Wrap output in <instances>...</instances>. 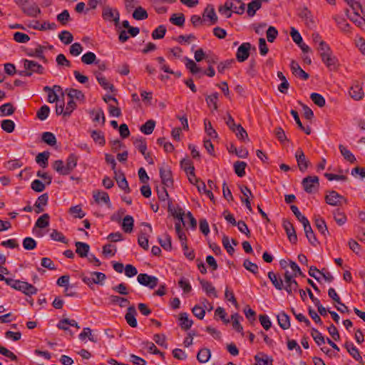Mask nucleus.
Here are the masks:
<instances>
[{
	"label": "nucleus",
	"mask_w": 365,
	"mask_h": 365,
	"mask_svg": "<svg viewBox=\"0 0 365 365\" xmlns=\"http://www.w3.org/2000/svg\"><path fill=\"white\" fill-rule=\"evenodd\" d=\"M245 4L241 0H229L219 7V13L226 18H230L232 11L242 14L245 12Z\"/></svg>",
	"instance_id": "obj_1"
},
{
	"label": "nucleus",
	"mask_w": 365,
	"mask_h": 365,
	"mask_svg": "<svg viewBox=\"0 0 365 365\" xmlns=\"http://www.w3.org/2000/svg\"><path fill=\"white\" fill-rule=\"evenodd\" d=\"M80 277L91 289H93L94 284L103 285L106 279V274L99 272H91L89 275L81 273Z\"/></svg>",
	"instance_id": "obj_2"
},
{
	"label": "nucleus",
	"mask_w": 365,
	"mask_h": 365,
	"mask_svg": "<svg viewBox=\"0 0 365 365\" xmlns=\"http://www.w3.org/2000/svg\"><path fill=\"white\" fill-rule=\"evenodd\" d=\"M102 16L107 21H113L116 28L119 27L120 14L116 9L106 6L103 9Z\"/></svg>",
	"instance_id": "obj_3"
},
{
	"label": "nucleus",
	"mask_w": 365,
	"mask_h": 365,
	"mask_svg": "<svg viewBox=\"0 0 365 365\" xmlns=\"http://www.w3.org/2000/svg\"><path fill=\"white\" fill-rule=\"evenodd\" d=\"M304 191L307 193L317 192L319 187V178L317 176H307L302 181Z\"/></svg>",
	"instance_id": "obj_4"
},
{
	"label": "nucleus",
	"mask_w": 365,
	"mask_h": 365,
	"mask_svg": "<svg viewBox=\"0 0 365 365\" xmlns=\"http://www.w3.org/2000/svg\"><path fill=\"white\" fill-rule=\"evenodd\" d=\"M137 280L139 284L147 287L151 289H154L159 282L158 278L155 276L149 275L146 273H140L137 277Z\"/></svg>",
	"instance_id": "obj_5"
},
{
	"label": "nucleus",
	"mask_w": 365,
	"mask_h": 365,
	"mask_svg": "<svg viewBox=\"0 0 365 365\" xmlns=\"http://www.w3.org/2000/svg\"><path fill=\"white\" fill-rule=\"evenodd\" d=\"M326 202L331 206H340L346 202V199L334 190L328 191L325 196Z\"/></svg>",
	"instance_id": "obj_6"
},
{
	"label": "nucleus",
	"mask_w": 365,
	"mask_h": 365,
	"mask_svg": "<svg viewBox=\"0 0 365 365\" xmlns=\"http://www.w3.org/2000/svg\"><path fill=\"white\" fill-rule=\"evenodd\" d=\"M160 177L163 185L167 187H170L173 185L172 172L169 167L166 166L160 168Z\"/></svg>",
	"instance_id": "obj_7"
},
{
	"label": "nucleus",
	"mask_w": 365,
	"mask_h": 365,
	"mask_svg": "<svg viewBox=\"0 0 365 365\" xmlns=\"http://www.w3.org/2000/svg\"><path fill=\"white\" fill-rule=\"evenodd\" d=\"M295 158L298 168L301 172H305L310 165L309 160L306 158L303 150L299 148L295 153Z\"/></svg>",
	"instance_id": "obj_8"
},
{
	"label": "nucleus",
	"mask_w": 365,
	"mask_h": 365,
	"mask_svg": "<svg viewBox=\"0 0 365 365\" xmlns=\"http://www.w3.org/2000/svg\"><path fill=\"white\" fill-rule=\"evenodd\" d=\"M251 43L248 42L242 43L237 48L236 58L239 62H244L250 56Z\"/></svg>",
	"instance_id": "obj_9"
},
{
	"label": "nucleus",
	"mask_w": 365,
	"mask_h": 365,
	"mask_svg": "<svg viewBox=\"0 0 365 365\" xmlns=\"http://www.w3.org/2000/svg\"><path fill=\"white\" fill-rule=\"evenodd\" d=\"M283 227L287 235L289 242L292 244H296L297 241V236L293 225L288 220H283Z\"/></svg>",
	"instance_id": "obj_10"
},
{
	"label": "nucleus",
	"mask_w": 365,
	"mask_h": 365,
	"mask_svg": "<svg viewBox=\"0 0 365 365\" xmlns=\"http://www.w3.org/2000/svg\"><path fill=\"white\" fill-rule=\"evenodd\" d=\"M24 68L26 70H29L33 73H36L38 74L43 73L44 68L43 67L34 61L24 59L23 61Z\"/></svg>",
	"instance_id": "obj_11"
},
{
	"label": "nucleus",
	"mask_w": 365,
	"mask_h": 365,
	"mask_svg": "<svg viewBox=\"0 0 365 365\" xmlns=\"http://www.w3.org/2000/svg\"><path fill=\"white\" fill-rule=\"evenodd\" d=\"M290 68L292 73L303 80H307L309 78V74L306 73L299 65V63L292 60L290 63Z\"/></svg>",
	"instance_id": "obj_12"
},
{
	"label": "nucleus",
	"mask_w": 365,
	"mask_h": 365,
	"mask_svg": "<svg viewBox=\"0 0 365 365\" xmlns=\"http://www.w3.org/2000/svg\"><path fill=\"white\" fill-rule=\"evenodd\" d=\"M202 18L204 21L208 19L210 21V24L217 23V16L212 5L208 4L206 6L202 14Z\"/></svg>",
	"instance_id": "obj_13"
},
{
	"label": "nucleus",
	"mask_w": 365,
	"mask_h": 365,
	"mask_svg": "<svg viewBox=\"0 0 365 365\" xmlns=\"http://www.w3.org/2000/svg\"><path fill=\"white\" fill-rule=\"evenodd\" d=\"M114 173L115 179L119 187L123 190L125 192L129 193L130 192V189L128 186V183L125 177V175L121 172L118 173L116 171H115Z\"/></svg>",
	"instance_id": "obj_14"
},
{
	"label": "nucleus",
	"mask_w": 365,
	"mask_h": 365,
	"mask_svg": "<svg viewBox=\"0 0 365 365\" xmlns=\"http://www.w3.org/2000/svg\"><path fill=\"white\" fill-rule=\"evenodd\" d=\"M137 314L136 309L134 306H130L128 308L127 313L125 314V319L126 320V322L131 327H137V320L135 318V316Z\"/></svg>",
	"instance_id": "obj_15"
},
{
	"label": "nucleus",
	"mask_w": 365,
	"mask_h": 365,
	"mask_svg": "<svg viewBox=\"0 0 365 365\" xmlns=\"http://www.w3.org/2000/svg\"><path fill=\"white\" fill-rule=\"evenodd\" d=\"M304 231L305 232V235L308 240V241L312 245H316L317 243V240L315 237V235L312 230V228L311 227V225L309 222V220L304 222L302 223Z\"/></svg>",
	"instance_id": "obj_16"
},
{
	"label": "nucleus",
	"mask_w": 365,
	"mask_h": 365,
	"mask_svg": "<svg viewBox=\"0 0 365 365\" xmlns=\"http://www.w3.org/2000/svg\"><path fill=\"white\" fill-rule=\"evenodd\" d=\"M349 95L355 101L361 100L364 97L362 87L358 82H355L350 88Z\"/></svg>",
	"instance_id": "obj_17"
},
{
	"label": "nucleus",
	"mask_w": 365,
	"mask_h": 365,
	"mask_svg": "<svg viewBox=\"0 0 365 365\" xmlns=\"http://www.w3.org/2000/svg\"><path fill=\"white\" fill-rule=\"evenodd\" d=\"M322 61L330 69H334L337 64V60L335 56L332 55L331 51L324 53L321 56Z\"/></svg>",
	"instance_id": "obj_18"
},
{
	"label": "nucleus",
	"mask_w": 365,
	"mask_h": 365,
	"mask_svg": "<svg viewBox=\"0 0 365 365\" xmlns=\"http://www.w3.org/2000/svg\"><path fill=\"white\" fill-rule=\"evenodd\" d=\"M322 61L330 69H334L337 64V60L335 56L332 55L331 51L324 53L321 56Z\"/></svg>",
	"instance_id": "obj_19"
},
{
	"label": "nucleus",
	"mask_w": 365,
	"mask_h": 365,
	"mask_svg": "<svg viewBox=\"0 0 365 365\" xmlns=\"http://www.w3.org/2000/svg\"><path fill=\"white\" fill-rule=\"evenodd\" d=\"M48 200V195L47 193H44L40 195L35 202L34 206L36 207L35 212L36 213H41L44 210V207L47 205Z\"/></svg>",
	"instance_id": "obj_20"
},
{
	"label": "nucleus",
	"mask_w": 365,
	"mask_h": 365,
	"mask_svg": "<svg viewBox=\"0 0 365 365\" xmlns=\"http://www.w3.org/2000/svg\"><path fill=\"white\" fill-rule=\"evenodd\" d=\"M347 351L349 354L357 361L359 363L363 362L362 357L361 356L358 349L351 342H346L344 344Z\"/></svg>",
	"instance_id": "obj_21"
},
{
	"label": "nucleus",
	"mask_w": 365,
	"mask_h": 365,
	"mask_svg": "<svg viewBox=\"0 0 365 365\" xmlns=\"http://www.w3.org/2000/svg\"><path fill=\"white\" fill-rule=\"evenodd\" d=\"M29 27L40 31L56 30L57 25L56 23H49L47 21H44L42 24H40L38 21H35L34 24H30Z\"/></svg>",
	"instance_id": "obj_22"
},
{
	"label": "nucleus",
	"mask_w": 365,
	"mask_h": 365,
	"mask_svg": "<svg viewBox=\"0 0 365 365\" xmlns=\"http://www.w3.org/2000/svg\"><path fill=\"white\" fill-rule=\"evenodd\" d=\"M75 245L76 247V252L79 255L80 257L83 258L88 257L90 250V246L87 243L76 242Z\"/></svg>",
	"instance_id": "obj_23"
},
{
	"label": "nucleus",
	"mask_w": 365,
	"mask_h": 365,
	"mask_svg": "<svg viewBox=\"0 0 365 365\" xmlns=\"http://www.w3.org/2000/svg\"><path fill=\"white\" fill-rule=\"evenodd\" d=\"M21 10L26 15L31 17H36L41 14V9L35 3L25 6Z\"/></svg>",
	"instance_id": "obj_24"
},
{
	"label": "nucleus",
	"mask_w": 365,
	"mask_h": 365,
	"mask_svg": "<svg viewBox=\"0 0 365 365\" xmlns=\"http://www.w3.org/2000/svg\"><path fill=\"white\" fill-rule=\"evenodd\" d=\"M89 113L91 115L94 116L93 118V122L98 123L101 125H103L105 124L106 118H105L104 112L102 108H99L96 110L93 109L89 112Z\"/></svg>",
	"instance_id": "obj_25"
},
{
	"label": "nucleus",
	"mask_w": 365,
	"mask_h": 365,
	"mask_svg": "<svg viewBox=\"0 0 365 365\" xmlns=\"http://www.w3.org/2000/svg\"><path fill=\"white\" fill-rule=\"evenodd\" d=\"M65 93L68 96L69 99L78 100L81 101H85V96L81 91L75 88H66Z\"/></svg>",
	"instance_id": "obj_26"
},
{
	"label": "nucleus",
	"mask_w": 365,
	"mask_h": 365,
	"mask_svg": "<svg viewBox=\"0 0 365 365\" xmlns=\"http://www.w3.org/2000/svg\"><path fill=\"white\" fill-rule=\"evenodd\" d=\"M299 16L305 21V24L309 27L314 26V21L312 16L311 11L307 8H303L299 14Z\"/></svg>",
	"instance_id": "obj_27"
},
{
	"label": "nucleus",
	"mask_w": 365,
	"mask_h": 365,
	"mask_svg": "<svg viewBox=\"0 0 365 365\" xmlns=\"http://www.w3.org/2000/svg\"><path fill=\"white\" fill-rule=\"evenodd\" d=\"M94 74L96 75V79L98 83L105 89L110 90L111 92L114 91V86L113 84L110 83L108 80L99 72L95 71Z\"/></svg>",
	"instance_id": "obj_28"
},
{
	"label": "nucleus",
	"mask_w": 365,
	"mask_h": 365,
	"mask_svg": "<svg viewBox=\"0 0 365 365\" xmlns=\"http://www.w3.org/2000/svg\"><path fill=\"white\" fill-rule=\"evenodd\" d=\"M277 321L282 329H287L290 327L289 317L284 312H281L277 316Z\"/></svg>",
	"instance_id": "obj_29"
},
{
	"label": "nucleus",
	"mask_w": 365,
	"mask_h": 365,
	"mask_svg": "<svg viewBox=\"0 0 365 365\" xmlns=\"http://www.w3.org/2000/svg\"><path fill=\"white\" fill-rule=\"evenodd\" d=\"M93 198L97 203H100L101 202H103L108 207H111L109 195L106 192H93Z\"/></svg>",
	"instance_id": "obj_30"
},
{
	"label": "nucleus",
	"mask_w": 365,
	"mask_h": 365,
	"mask_svg": "<svg viewBox=\"0 0 365 365\" xmlns=\"http://www.w3.org/2000/svg\"><path fill=\"white\" fill-rule=\"evenodd\" d=\"M134 226L133 217L130 215H126L122 222V229L125 233H130L133 232Z\"/></svg>",
	"instance_id": "obj_31"
},
{
	"label": "nucleus",
	"mask_w": 365,
	"mask_h": 365,
	"mask_svg": "<svg viewBox=\"0 0 365 365\" xmlns=\"http://www.w3.org/2000/svg\"><path fill=\"white\" fill-rule=\"evenodd\" d=\"M199 282L200 285L202 286V289L208 294L213 295L215 297H217V292L215 288L212 286V284L205 279H199Z\"/></svg>",
	"instance_id": "obj_32"
},
{
	"label": "nucleus",
	"mask_w": 365,
	"mask_h": 365,
	"mask_svg": "<svg viewBox=\"0 0 365 365\" xmlns=\"http://www.w3.org/2000/svg\"><path fill=\"white\" fill-rule=\"evenodd\" d=\"M179 320L180 322V326L184 330H188L192 325L193 322L188 318V314L186 312L180 314Z\"/></svg>",
	"instance_id": "obj_33"
},
{
	"label": "nucleus",
	"mask_w": 365,
	"mask_h": 365,
	"mask_svg": "<svg viewBox=\"0 0 365 365\" xmlns=\"http://www.w3.org/2000/svg\"><path fill=\"white\" fill-rule=\"evenodd\" d=\"M45 48H46L44 46L38 45V46L35 49L31 50L30 52H29L27 53V55L29 56L38 58L42 60L44 63H46L47 59L45 57V56L43 55V51Z\"/></svg>",
	"instance_id": "obj_34"
},
{
	"label": "nucleus",
	"mask_w": 365,
	"mask_h": 365,
	"mask_svg": "<svg viewBox=\"0 0 365 365\" xmlns=\"http://www.w3.org/2000/svg\"><path fill=\"white\" fill-rule=\"evenodd\" d=\"M181 222H182L180 220L178 222L175 223V231L179 240L181 242L182 248L187 250V245L186 243L187 238L185 233L182 230Z\"/></svg>",
	"instance_id": "obj_35"
},
{
	"label": "nucleus",
	"mask_w": 365,
	"mask_h": 365,
	"mask_svg": "<svg viewBox=\"0 0 365 365\" xmlns=\"http://www.w3.org/2000/svg\"><path fill=\"white\" fill-rule=\"evenodd\" d=\"M256 365H272V359L264 353H259L255 356Z\"/></svg>",
	"instance_id": "obj_36"
},
{
	"label": "nucleus",
	"mask_w": 365,
	"mask_h": 365,
	"mask_svg": "<svg viewBox=\"0 0 365 365\" xmlns=\"http://www.w3.org/2000/svg\"><path fill=\"white\" fill-rule=\"evenodd\" d=\"M138 243L143 250H148L149 247L148 232L145 230L140 231L138 237Z\"/></svg>",
	"instance_id": "obj_37"
},
{
	"label": "nucleus",
	"mask_w": 365,
	"mask_h": 365,
	"mask_svg": "<svg viewBox=\"0 0 365 365\" xmlns=\"http://www.w3.org/2000/svg\"><path fill=\"white\" fill-rule=\"evenodd\" d=\"M211 357V352L209 349L203 348L201 349L197 354V359L200 363H207Z\"/></svg>",
	"instance_id": "obj_38"
},
{
	"label": "nucleus",
	"mask_w": 365,
	"mask_h": 365,
	"mask_svg": "<svg viewBox=\"0 0 365 365\" xmlns=\"http://www.w3.org/2000/svg\"><path fill=\"white\" fill-rule=\"evenodd\" d=\"M346 14L348 18L357 26L360 28H364V26H365L364 16H361L360 14H358L357 16H355V14H350L349 10L346 11Z\"/></svg>",
	"instance_id": "obj_39"
},
{
	"label": "nucleus",
	"mask_w": 365,
	"mask_h": 365,
	"mask_svg": "<svg viewBox=\"0 0 365 365\" xmlns=\"http://www.w3.org/2000/svg\"><path fill=\"white\" fill-rule=\"evenodd\" d=\"M268 277L278 290H282L284 287L283 279L281 277H277L273 272H268Z\"/></svg>",
	"instance_id": "obj_40"
},
{
	"label": "nucleus",
	"mask_w": 365,
	"mask_h": 365,
	"mask_svg": "<svg viewBox=\"0 0 365 365\" xmlns=\"http://www.w3.org/2000/svg\"><path fill=\"white\" fill-rule=\"evenodd\" d=\"M19 287V291L22 292L26 295L35 294L37 292V289L34 286L26 282H22Z\"/></svg>",
	"instance_id": "obj_41"
},
{
	"label": "nucleus",
	"mask_w": 365,
	"mask_h": 365,
	"mask_svg": "<svg viewBox=\"0 0 365 365\" xmlns=\"http://www.w3.org/2000/svg\"><path fill=\"white\" fill-rule=\"evenodd\" d=\"M155 126V121L153 120H148L141 125L140 130L145 135H150L153 132Z\"/></svg>",
	"instance_id": "obj_42"
},
{
	"label": "nucleus",
	"mask_w": 365,
	"mask_h": 365,
	"mask_svg": "<svg viewBox=\"0 0 365 365\" xmlns=\"http://www.w3.org/2000/svg\"><path fill=\"white\" fill-rule=\"evenodd\" d=\"M158 241L160 243V246L165 250H171L172 249V243H171V237L170 236L165 233L163 237H158Z\"/></svg>",
	"instance_id": "obj_43"
},
{
	"label": "nucleus",
	"mask_w": 365,
	"mask_h": 365,
	"mask_svg": "<svg viewBox=\"0 0 365 365\" xmlns=\"http://www.w3.org/2000/svg\"><path fill=\"white\" fill-rule=\"evenodd\" d=\"M49 219L50 216L48 214H43L37 219L35 223V227H38L41 229L47 227L49 225Z\"/></svg>",
	"instance_id": "obj_44"
},
{
	"label": "nucleus",
	"mask_w": 365,
	"mask_h": 365,
	"mask_svg": "<svg viewBox=\"0 0 365 365\" xmlns=\"http://www.w3.org/2000/svg\"><path fill=\"white\" fill-rule=\"evenodd\" d=\"M81 61L85 64L98 63L99 60L96 59V56L93 52L88 51L83 54L81 57Z\"/></svg>",
	"instance_id": "obj_45"
},
{
	"label": "nucleus",
	"mask_w": 365,
	"mask_h": 365,
	"mask_svg": "<svg viewBox=\"0 0 365 365\" xmlns=\"http://www.w3.org/2000/svg\"><path fill=\"white\" fill-rule=\"evenodd\" d=\"M77 165V158L75 155L71 154L67 160L66 164L65 165L66 170L67 172V175H68L76 166Z\"/></svg>",
	"instance_id": "obj_46"
},
{
	"label": "nucleus",
	"mask_w": 365,
	"mask_h": 365,
	"mask_svg": "<svg viewBox=\"0 0 365 365\" xmlns=\"http://www.w3.org/2000/svg\"><path fill=\"white\" fill-rule=\"evenodd\" d=\"M339 148L341 155L344 158L345 160L351 163L356 161L355 156L345 146L343 145H339Z\"/></svg>",
	"instance_id": "obj_47"
},
{
	"label": "nucleus",
	"mask_w": 365,
	"mask_h": 365,
	"mask_svg": "<svg viewBox=\"0 0 365 365\" xmlns=\"http://www.w3.org/2000/svg\"><path fill=\"white\" fill-rule=\"evenodd\" d=\"M261 7V1L259 0H253L247 5V14L253 16L256 11Z\"/></svg>",
	"instance_id": "obj_48"
},
{
	"label": "nucleus",
	"mask_w": 365,
	"mask_h": 365,
	"mask_svg": "<svg viewBox=\"0 0 365 365\" xmlns=\"http://www.w3.org/2000/svg\"><path fill=\"white\" fill-rule=\"evenodd\" d=\"M247 166V163L243 161H236L234 165V170L235 173L239 177H243L245 175V168Z\"/></svg>",
	"instance_id": "obj_49"
},
{
	"label": "nucleus",
	"mask_w": 365,
	"mask_h": 365,
	"mask_svg": "<svg viewBox=\"0 0 365 365\" xmlns=\"http://www.w3.org/2000/svg\"><path fill=\"white\" fill-rule=\"evenodd\" d=\"M49 158L48 152L40 153L36 158V161L41 167L45 168L48 166V159Z\"/></svg>",
	"instance_id": "obj_50"
},
{
	"label": "nucleus",
	"mask_w": 365,
	"mask_h": 365,
	"mask_svg": "<svg viewBox=\"0 0 365 365\" xmlns=\"http://www.w3.org/2000/svg\"><path fill=\"white\" fill-rule=\"evenodd\" d=\"M15 111V108L11 103H6L0 106V116L11 115Z\"/></svg>",
	"instance_id": "obj_51"
},
{
	"label": "nucleus",
	"mask_w": 365,
	"mask_h": 365,
	"mask_svg": "<svg viewBox=\"0 0 365 365\" xmlns=\"http://www.w3.org/2000/svg\"><path fill=\"white\" fill-rule=\"evenodd\" d=\"M42 140L48 145L53 146L56 144V138L53 133L44 132L41 137Z\"/></svg>",
	"instance_id": "obj_52"
},
{
	"label": "nucleus",
	"mask_w": 365,
	"mask_h": 365,
	"mask_svg": "<svg viewBox=\"0 0 365 365\" xmlns=\"http://www.w3.org/2000/svg\"><path fill=\"white\" fill-rule=\"evenodd\" d=\"M334 19L341 31L344 32H348L349 31L350 24H348L343 17L340 16H334Z\"/></svg>",
	"instance_id": "obj_53"
},
{
	"label": "nucleus",
	"mask_w": 365,
	"mask_h": 365,
	"mask_svg": "<svg viewBox=\"0 0 365 365\" xmlns=\"http://www.w3.org/2000/svg\"><path fill=\"white\" fill-rule=\"evenodd\" d=\"M147 11L141 6L137 7L133 13V17L136 20H144L148 18Z\"/></svg>",
	"instance_id": "obj_54"
},
{
	"label": "nucleus",
	"mask_w": 365,
	"mask_h": 365,
	"mask_svg": "<svg viewBox=\"0 0 365 365\" xmlns=\"http://www.w3.org/2000/svg\"><path fill=\"white\" fill-rule=\"evenodd\" d=\"M334 219L339 225H343L346 222V217L345 214L341 212L339 209L333 212Z\"/></svg>",
	"instance_id": "obj_55"
},
{
	"label": "nucleus",
	"mask_w": 365,
	"mask_h": 365,
	"mask_svg": "<svg viewBox=\"0 0 365 365\" xmlns=\"http://www.w3.org/2000/svg\"><path fill=\"white\" fill-rule=\"evenodd\" d=\"M110 300L113 304H118L120 307H125L130 304V302L126 298L116 295H111Z\"/></svg>",
	"instance_id": "obj_56"
},
{
	"label": "nucleus",
	"mask_w": 365,
	"mask_h": 365,
	"mask_svg": "<svg viewBox=\"0 0 365 365\" xmlns=\"http://www.w3.org/2000/svg\"><path fill=\"white\" fill-rule=\"evenodd\" d=\"M315 225H316L317 228L318 229V230L323 235L325 236L327 234L329 233L326 222L322 218H320V217L316 218L315 219Z\"/></svg>",
	"instance_id": "obj_57"
},
{
	"label": "nucleus",
	"mask_w": 365,
	"mask_h": 365,
	"mask_svg": "<svg viewBox=\"0 0 365 365\" xmlns=\"http://www.w3.org/2000/svg\"><path fill=\"white\" fill-rule=\"evenodd\" d=\"M1 127L6 133H11L14 130L15 123L11 120L6 119L1 121Z\"/></svg>",
	"instance_id": "obj_58"
},
{
	"label": "nucleus",
	"mask_w": 365,
	"mask_h": 365,
	"mask_svg": "<svg viewBox=\"0 0 365 365\" xmlns=\"http://www.w3.org/2000/svg\"><path fill=\"white\" fill-rule=\"evenodd\" d=\"M311 334L318 346H321L325 343L324 337L317 329L312 328Z\"/></svg>",
	"instance_id": "obj_59"
},
{
	"label": "nucleus",
	"mask_w": 365,
	"mask_h": 365,
	"mask_svg": "<svg viewBox=\"0 0 365 365\" xmlns=\"http://www.w3.org/2000/svg\"><path fill=\"white\" fill-rule=\"evenodd\" d=\"M312 101L319 107L322 108L325 106V99L319 93H312L310 96Z\"/></svg>",
	"instance_id": "obj_60"
},
{
	"label": "nucleus",
	"mask_w": 365,
	"mask_h": 365,
	"mask_svg": "<svg viewBox=\"0 0 365 365\" xmlns=\"http://www.w3.org/2000/svg\"><path fill=\"white\" fill-rule=\"evenodd\" d=\"M165 26L163 25H160L153 31L152 37L153 39H161L165 36Z\"/></svg>",
	"instance_id": "obj_61"
},
{
	"label": "nucleus",
	"mask_w": 365,
	"mask_h": 365,
	"mask_svg": "<svg viewBox=\"0 0 365 365\" xmlns=\"http://www.w3.org/2000/svg\"><path fill=\"white\" fill-rule=\"evenodd\" d=\"M59 39L65 44L71 43L73 40V36L71 32L63 31L58 34Z\"/></svg>",
	"instance_id": "obj_62"
},
{
	"label": "nucleus",
	"mask_w": 365,
	"mask_h": 365,
	"mask_svg": "<svg viewBox=\"0 0 365 365\" xmlns=\"http://www.w3.org/2000/svg\"><path fill=\"white\" fill-rule=\"evenodd\" d=\"M56 19L62 25H66L71 21V16L68 10L65 9L57 15Z\"/></svg>",
	"instance_id": "obj_63"
},
{
	"label": "nucleus",
	"mask_w": 365,
	"mask_h": 365,
	"mask_svg": "<svg viewBox=\"0 0 365 365\" xmlns=\"http://www.w3.org/2000/svg\"><path fill=\"white\" fill-rule=\"evenodd\" d=\"M37 243L34 239L27 237L23 240V247L26 250H32L36 247Z\"/></svg>",
	"instance_id": "obj_64"
}]
</instances>
